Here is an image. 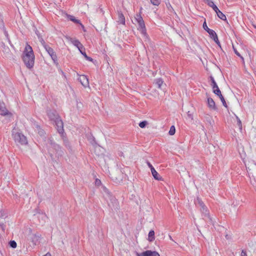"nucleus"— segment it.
<instances>
[{
    "mask_svg": "<svg viewBox=\"0 0 256 256\" xmlns=\"http://www.w3.org/2000/svg\"><path fill=\"white\" fill-rule=\"evenodd\" d=\"M22 59L27 68L30 69L34 67L35 56L32 46L28 44L23 52Z\"/></svg>",
    "mask_w": 256,
    "mask_h": 256,
    "instance_id": "1",
    "label": "nucleus"
},
{
    "mask_svg": "<svg viewBox=\"0 0 256 256\" xmlns=\"http://www.w3.org/2000/svg\"><path fill=\"white\" fill-rule=\"evenodd\" d=\"M13 138L16 142H18L22 145L28 144L26 138L20 132H15L12 134Z\"/></svg>",
    "mask_w": 256,
    "mask_h": 256,
    "instance_id": "2",
    "label": "nucleus"
},
{
    "mask_svg": "<svg viewBox=\"0 0 256 256\" xmlns=\"http://www.w3.org/2000/svg\"><path fill=\"white\" fill-rule=\"evenodd\" d=\"M44 49L51 57L55 64H58V58L54 50L49 46H44Z\"/></svg>",
    "mask_w": 256,
    "mask_h": 256,
    "instance_id": "3",
    "label": "nucleus"
},
{
    "mask_svg": "<svg viewBox=\"0 0 256 256\" xmlns=\"http://www.w3.org/2000/svg\"><path fill=\"white\" fill-rule=\"evenodd\" d=\"M107 198L110 201V202L108 203V204L112 209L116 210L118 208V202L114 196L111 195Z\"/></svg>",
    "mask_w": 256,
    "mask_h": 256,
    "instance_id": "4",
    "label": "nucleus"
},
{
    "mask_svg": "<svg viewBox=\"0 0 256 256\" xmlns=\"http://www.w3.org/2000/svg\"><path fill=\"white\" fill-rule=\"evenodd\" d=\"M49 144L50 148H52L56 150V154L58 156H61L63 154L64 152L62 150V148L58 144L54 143L50 140H49Z\"/></svg>",
    "mask_w": 256,
    "mask_h": 256,
    "instance_id": "5",
    "label": "nucleus"
},
{
    "mask_svg": "<svg viewBox=\"0 0 256 256\" xmlns=\"http://www.w3.org/2000/svg\"><path fill=\"white\" fill-rule=\"evenodd\" d=\"M0 115L8 116L10 118L12 117V114L6 109L4 102H0Z\"/></svg>",
    "mask_w": 256,
    "mask_h": 256,
    "instance_id": "6",
    "label": "nucleus"
},
{
    "mask_svg": "<svg viewBox=\"0 0 256 256\" xmlns=\"http://www.w3.org/2000/svg\"><path fill=\"white\" fill-rule=\"evenodd\" d=\"M210 79L212 82L210 85L212 86L214 93L216 95L220 94L221 92L220 88H218L216 81L214 80V77L210 76Z\"/></svg>",
    "mask_w": 256,
    "mask_h": 256,
    "instance_id": "7",
    "label": "nucleus"
},
{
    "mask_svg": "<svg viewBox=\"0 0 256 256\" xmlns=\"http://www.w3.org/2000/svg\"><path fill=\"white\" fill-rule=\"evenodd\" d=\"M136 256H160L156 251L147 250L141 253L136 252Z\"/></svg>",
    "mask_w": 256,
    "mask_h": 256,
    "instance_id": "8",
    "label": "nucleus"
},
{
    "mask_svg": "<svg viewBox=\"0 0 256 256\" xmlns=\"http://www.w3.org/2000/svg\"><path fill=\"white\" fill-rule=\"evenodd\" d=\"M54 122L57 128L58 132L60 134H62L64 130L63 128V122L62 120L59 117L54 121Z\"/></svg>",
    "mask_w": 256,
    "mask_h": 256,
    "instance_id": "9",
    "label": "nucleus"
},
{
    "mask_svg": "<svg viewBox=\"0 0 256 256\" xmlns=\"http://www.w3.org/2000/svg\"><path fill=\"white\" fill-rule=\"evenodd\" d=\"M78 80L84 87L86 88L89 86L88 79L85 75H81L78 78Z\"/></svg>",
    "mask_w": 256,
    "mask_h": 256,
    "instance_id": "10",
    "label": "nucleus"
},
{
    "mask_svg": "<svg viewBox=\"0 0 256 256\" xmlns=\"http://www.w3.org/2000/svg\"><path fill=\"white\" fill-rule=\"evenodd\" d=\"M66 38L78 49H80V48H84V46L78 40H74L70 37H67Z\"/></svg>",
    "mask_w": 256,
    "mask_h": 256,
    "instance_id": "11",
    "label": "nucleus"
},
{
    "mask_svg": "<svg viewBox=\"0 0 256 256\" xmlns=\"http://www.w3.org/2000/svg\"><path fill=\"white\" fill-rule=\"evenodd\" d=\"M48 116L50 119L54 122L60 117L56 111L51 110L48 112Z\"/></svg>",
    "mask_w": 256,
    "mask_h": 256,
    "instance_id": "12",
    "label": "nucleus"
},
{
    "mask_svg": "<svg viewBox=\"0 0 256 256\" xmlns=\"http://www.w3.org/2000/svg\"><path fill=\"white\" fill-rule=\"evenodd\" d=\"M200 210L204 216L206 217H207L209 219L210 222L212 224V219L209 215L208 210L206 206L200 208Z\"/></svg>",
    "mask_w": 256,
    "mask_h": 256,
    "instance_id": "13",
    "label": "nucleus"
},
{
    "mask_svg": "<svg viewBox=\"0 0 256 256\" xmlns=\"http://www.w3.org/2000/svg\"><path fill=\"white\" fill-rule=\"evenodd\" d=\"M138 24V30L141 31V33L143 35L146 36V28L145 26L144 20H142L140 21Z\"/></svg>",
    "mask_w": 256,
    "mask_h": 256,
    "instance_id": "14",
    "label": "nucleus"
},
{
    "mask_svg": "<svg viewBox=\"0 0 256 256\" xmlns=\"http://www.w3.org/2000/svg\"><path fill=\"white\" fill-rule=\"evenodd\" d=\"M203 28L208 33L210 37L212 36H215L216 37V32L214 30H211L208 28L206 22H204L203 24Z\"/></svg>",
    "mask_w": 256,
    "mask_h": 256,
    "instance_id": "15",
    "label": "nucleus"
},
{
    "mask_svg": "<svg viewBox=\"0 0 256 256\" xmlns=\"http://www.w3.org/2000/svg\"><path fill=\"white\" fill-rule=\"evenodd\" d=\"M118 22L119 24H125V23H126L125 18H124V16L123 14L122 13V11H120V10L118 11Z\"/></svg>",
    "mask_w": 256,
    "mask_h": 256,
    "instance_id": "16",
    "label": "nucleus"
},
{
    "mask_svg": "<svg viewBox=\"0 0 256 256\" xmlns=\"http://www.w3.org/2000/svg\"><path fill=\"white\" fill-rule=\"evenodd\" d=\"M208 106L210 108L213 110H216L217 109L216 104L214 100L211 98H208Z\"/></svg>",
    "mask_w": 256,
    "mask_h": 256,
    "instance_id": "17",
    "label": "nucleus"
},
{
    "mask_svg": "<svg viewBox=\"0 0 256 256\" xmlns=\"http://www.w3.org/2000/svg\"><path fill=\"white\" fill-rule=\"evenodd\" d=\"M152 174L154 178L158 180H162V176L158 174L156 170L154 168H152L151 170Z\"/></svg>",
    "mask_w": 256,
    "mask_h": 256,
    "instance_id": "18",
    "label": "nucleus"
},
{
    "mask_svg": "<svg viewBox=\"0 0 256 256\" xmlns=\"http://www.w3.org/2000/svg\"><path fill=\"white\" fill-rule=\"evenodd\" d=\"M68 18L74 22L80 24L83 28H84V25L82 24L80 20H79L76 19L74 16L71 15H68Z\"/></svg>",
    "mask_w": 256,
    "mask_h": 256,
    "instance_id": "19",
    "label": "nucleus"
},
{
    "mask_svg": "<svg viewBox=\"0 0 256 256\" xmlns=\"http://www.w3.org/2000/svg\"><path fill=\"white\" fill-rule=\"evenodd\" d=\"M206 4H207L210 6V7L212 8L213 10L216 12L217 10H218V8L214 4L213 1L212 0H206Z\"/></svg>",
    "mask_w": 256,
    "mask_h": 256,
    "instance_id": "20",
    "label": "nucleus"
},
{
    "mask_svg": "<svg viewBox=\"0 0 256 256\" xmlns=\"http://www.w3.org/2000/svg\"><path fill=\"white\" fill-rule=\"evenodd\" d=\"M40 236L38 235H36V234H33L30 239H31V240H32V242L33 243L34 245H36L37 242H38L39 240V239H40Z\"/></svg>",
    "mask_w": 256,
    "mask_h": 256,
    "instance_id": "21",
    "label": "nucleus"
},
{
    "mask_svg": "<svg viewBox=\"0 0 256 256\" xmlns=\"http://www.w3.org/2000/svg\"><path fill=\"white\" fill-rule=\"evenodd\" d=\"M215 12L216 13L218 16L221 20H226V16L219 9Z\"/></svg>",
    "mask_w": 256,
    "mask_h": 256,
    "instance_id": "22",
    "label": "nucleus"
},
{
    "mask_svg": "<svg viewBox=\"0 0 256 256\" xmlns=\"http://www.w3.org/2000/svg\"><path fill=\"white\" fill-rule=\"evenodd\" d=\"M148 240L150 242H152L154 240V232L153 230L150 231L148 235Z\"/></svg>",
    "mask_w": 256,
    "mask_h": 256,
    "instance_id": "23",
    "label": "nucleus"
},
{
    "mask_svg": "<svg viewBox=\"0 0 256 256\" xmlns=\"http://www.w3.org/2000/svg\"><path fill=\"white\" fill-rule=\"evenodd\" d=\"M163 80L161 78H158L156 80V84L158 86V88H161V86L163 84Z\"/></svg>",
    "mask_w": 256,
    "mask_h": 256,
    "instance_id": "24",
    "label": "nucleus"
},
{
    "mask_svg": "<svg viewBox=\"0 0 256 256\" xmlns=\"http://www.w3.org/2000/svg\"><path fill=\"white\" fill-rule=\"evenodd\" d=\"M102 191L104 192L105 193L106 196V198H108V197L112 195L108 190L104 186H102Z\"/></svg>",
    "mask_w": 256,
    "mask_h": 256,
    "instance_id": "25",
    "label": "nucleus"
},
{
    "mask_svg": "<svg viewBox=\"0 0 256 256\" xmlns=\"http://www.w3.org/2000/svg\"><path fill=\"white\" fill-rule=\"evenodd\" d=\"M219 98H220V99L222 103V104L223 106L226 107V108H227L228 107V106L226 104V102L224 98V97L222 95V93H220V94H218V95H217Z\"/></svg>",
    "mask_w": 256,
    "mask_h": 256,
    "instance_id": "26",
    "label": "nucleus"
},
{
    "mask_svg": "<svg viewBox=\"0 0 256 256\" xmlns=\"http://www.w3.org/2000/svg\"><path fill=\"white\" fill-rule=\"evenodd\" d=\"M232 48H233V50H234L235 54L236 56H239L241 58L242 61L243 62H244V58L240 55V54L238 52L237 50L234 48V46H232Z\"/></svg>",
    "mask_w": 256,
    "mask_h": 256,
    "instance_id": "27",
    "label": "nucleus"
},
{
    "mask_svg": "<svg viewBox=\"0 0 256 256\" xmlns=\"http://www.w3.org/2000/svg\"><path fill=\"white\" fill-rule=\"evenodd\" d=\"M176 132V128L174 126H172L170 128L168 134L170 136L174 135Z\"/></svg>",
    "mask_w": 256,
    "mask_h": 256,
    "instance_id": "28",
    "label": "nucleus"
},
{
    "mask_svg": "<svg viewBox=\"0 0 256 256\" xmlns=\"http://www.w3.org/2000/svg\"><path fill=\"white\" fill-rule=\"evenodd\" d=\"M36 128H37L38 133L40 134V136H43L44 134V131L40 128V126L38 125H36Z\"/></svg>",
    "mask_w": 256,
    "mask_h": 256,
    "instance_id": "29",
    "label": "nucleus"
},
{
    "mask_svg": "<svg viewBox=\"0 0 256 256\" xmlns=\"http://www.w3.org/2000/svg\"><path fill=\"white\" fill-rule=\"evenodd\" d=\"M211 38L214 40L216 43V44L218 46H220V42L218 40V36L216 34V37L215 36H212Z\"/></svg>",
    "mask_w": 256,
    "mask_h": 256,
    "instance_id": "30",
    "label": "nucleus"
},
{
    "mask_svg": "<svg viewBox=\"0 0 256 256\" xmlns=\"http://www.w3.org/2000/svg\"><path fill=\"white\" fill-rule=\"evenodd\" d=\"M135 20L137 22V23L139 22L140 21L142 20L143 18L141 16L140 14H136L135 16Z\"/></svg>",
    "mask_w": 256,
    "mask_h": 256,
    "instance_id": "31",
    "label": "nucleus"
},
{
    "mask_svg": "<svg viewBox=\"0 0 256 256\" xmlns=\"http://www.w3.org/2000/svg\"><path fill=\"white\" fill-rule=\"evenodd\" d=\"M135 20L137 22V23L139 22L140 21L142 20L143 18L141 16L140 14H136L135 16Z\"/></svg>",
    "mask_w": 256,
    "mask_h": 256,
    "instance_id": "32",
    "label": "nucleus"
},
{
    "mask_svg": "<svg viewBox=\"0 0 256 256\" xmlns=\"http://www.w3.org/2000/svg\"><path fill=\"white\" fill-rule=\"evenodd\" d=\"M148 124V122L146 120L142 121L139 123V126L141 128H144L146 127V125Z\"/></svg>",
    "mask_w": 256,
    "mask_h": 256,
    "instance_id": "33",
    "label": "nucleus"
},
{
    "mask_svg": "<svg viewBox=\"0 0 256 256\" xmlns=\"http://www.w3.org/2000/svg\"><path fill=\"white\" fill-rule=\"evenodd\" d=\"M9 244L10 246L12 248H16L17 246L16 242L14 240H10Z\"/></svg>",
    "mask_w": 256,
    "mask_h": 256,
    "instance_id": "34",
    "label": "nucleus"
},
{
    "mask_svg": "<svg viewBox=\"0 0 256 256\" xmlns=\"http://www.w3.org/2000/svg\"><path fill=\"white\" fill-rule=\"evenodd\" d=\"M150 2L154 6H158L160 3V0H150Z\"/></svg>",
    "mask_w": 256,
    "mask_h": 256,
    "instance_id": "35",
    "label": "nucleus"
},
{
    "mask_svg": "<svg viewBox=\"0 0 256 256\" xmlns=\"http://www.w3.org/2000/svg\"><path fill=\"white\" fill-rule=\"evenodd\" d=\"M82 54L84 56V58H86V59L88 61H90V62H92L93 61V59L88 56L86 53V52H84V53H82Z\"/></svg>",
    "mask_w": 256,
    "mask_h": 256,
    "instance_id": "36",
    "label": "nucleus"
},
{
    "mask_svg": "<svg viewBox=\"0 0 256 256\" xmlns=\"http://www.w3.org/2000/svg\"><path fill=\"white\" fill-rule=\"evenodd\" d=\"M197 202H198V204H199L200 208L202 207V206H205L204 204V202H202V201L200 200L199 198H197Z\"/></svg>",
    "mask_w": 256,
    "mask_h": 256,
    "instance_id": "37",
    "label": "nucleus"
},
{
    "mask_svg": "<svg viewBox=\"0 0 256 256\" xmlns=\"http://www.w3.org/2000/svg\"><path fill=\"white\" fill-rule=\"evenodd\" d=\"M236 118L238 120V126L240 127V130H242V122H241L240 119L238 116H236Z\"/></svg>",
    "mask_w": 256,
    "mask_h": 256,
    "instance_id": "38",
    "label": "nucleus"
},
{
    "mask_svg": "<svg viewBox=\"0 0 256 256\" xmlns=\"http://www.w3.org/2000/svg\"><path fill=\"white\" fill-rule=\"evenodd\" d=\"M101 184V181L100 180L96 178L95 180V184L96 186H100Z\"/></svg>",
    "mask_w": 256,
    "mask_h": 256,
    "instance_id": "39",
    "label": "nucleus"
},
{
    "mask_svg": "<svg viewBox=\"0 0 256 256\" xmlns=\"http://www.w3.org/2000/svg\"><path fill=\"white\" fill-rule=\"evenodd\" d=\"M40 42L44 48V46H48V44H46L44 40L42 38H40Z\"/></svg>",
    "mask_w": 256,
    "mask_h": 256,
    "instance_id": "40",
    "label": "nucleus"
},
{
    "mask_svg": "<svg viewBox=\"0 0 256 256\" xmlns=\"http://www.w3.org/2000/svg\"><path fill=\"white\" fill-rule=\"evenodd\" d=\"M146 163L148 166L150 168V170H152V168H154V166L148 160H147L146 162Z\"/></svg>",
    "mask_w": 256,
    "mask_h": 256,
    "instance_id": "41",
    "label": "nucleus"
},
{
    "mask_svg": "<svg viewBox=\"0 0 256 256\" xmlns=\"http://www.w3.org/2000/svg\"><path fill=\"white\" fill-rule=\"evenodd\" d=\"M64 144L66 147H70L69 142L66 140H64Z\"/></svg>",
    "mask_w": 256,
    "mask_h": 256,
    "instance_id": "42",
    "label": "nucleus"
},
{
    "mask_svg": "<svg viewBox=\"0 0 256 256\" xmlns=\"http://www.w3.org/2000/svg\"><path fill=\"white\" fill-rule=\"evenodd\" d=\"M240 256H247L246 251L244 250H242Z\"/></svg>",
    "mask_w": 256,
    "mask_h": 256,
    "instance_id": "43",
    "label": "nucleus"
},
{
    "mask_svg": "<svg viewBox=\"0 0 256 256\" xmlns=\"http://www.w3.org/2000/svg\"><path fill=\"white\" fill-rule=\"evenodd\" d=\"M83 48H80V49H78V50H80V52L82 54V53H84V52H83L82 50Z\"/></svg>",
    "mask_w": 256,
    "mask_h": 256,
    "instance_id": "44",
    "label": "nucleus"
},
{
    "mask_svg": "<svg viewBox=\"0 0 256 256\" xmlns=\"http://www.w3.org/2000/svg\"><path fill=\"white\" fill-rule=\"evenodd\" d=\"M83 48H80V49H78V50H80V52L82 54V53H84V52H83L82 50Z\"/></svg>",
    "mask_w": 256,
    "mask_h": 256,
    "instance_id": "45",
    "label": "nucleus"
},
{
    "mask_svg": "<svg viewBox=\"0 0 256 256\" xmlns=\"http://www.w3.org/2000/svg\"><path fill=\"white\" fill-rule=\"evenodd\" d=\"M0 226H1V228L2 229V230H4V226H3V224L0 225Z\"/></svg>",
    "mask_w": 256,
    "mask_h": 256,
    "instance_id": "46",
    "label": "nucleus"
},
{
    "mask_svg": "<svg viewBox=\"0 0 256 256\" xmlns=\"http://www.w3.org/2000/svg\"><path fill=\"white\" fill-rule=\"evenodd\" d=\"M36 34H37V36H38V38H40V36H39V34H38V32H36Z\"/></svg>",
    "mask_w": 256,
    "mask_h": 256,
    "instance_id": "47",
    "label": "nucleus"
},
{
    "mask_svg": "<svg viewBox=\"0 0 256 256\" xmlns=\"http://www.w3.org/2000/svg\"><path fill=\"white\" fill-rule=\"evenodd\" d=\"M116 180H118V182H120V180H118L116 178Z\"/></svg>",
    "mask_w": 256,
    "mask_h": 256,
    "instance_id": "48",
    "label": "nucleus"
},
{
    "mask_svg": "<svg viewBox=\"0 0 256 256\" xmlns=\"http://www.w3.org/2000/svg\"><path fill=\"white\" fill-rule=\"evenodd\" d=\"M254 28H256V26H255Z\"/></svg>",
    "mask_w": 256,
    "mask_h": 256,
    "instance_id": "49",
    "label": "nucleus"
}]
</instances>
